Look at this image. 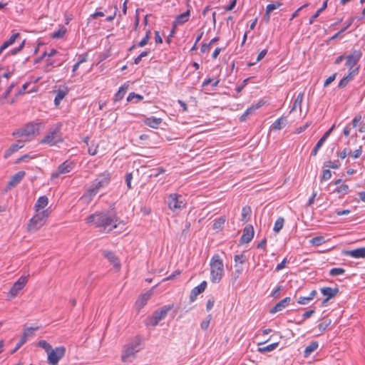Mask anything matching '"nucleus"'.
<instances>
[{"mask_svg":"<svg viewBox=\"0 0 365 365\" xmlns=\"http://www.w3.org/2000/svg\"><path fill=\"white\" fill-rule=\"evenodd\" d=\"M88 225H94L101 232H109L120 222L114 211L96 212L86 218Z\"/></svg>","mask_w":365,"mask_h":365,"instance_id":"nucleus-1","label":"nucleus"},{"mask_svg":"<svg viewBox=\"0 0 365 365\" xmlns=\"http://www.w3.org/2000/svg\"><path fill=\"white\" fill-rule=\"evenodd\" d=\"M110 173L108 171L98 174L91 186L86 190L83 198L87 199L88 201L91 200L101 189L110 183Z\"/></svg>","mask_w":365,"mask_h":365,"instance_id":"nucleus-2","label":"nucleus"},{"mask_svg":"<svg viewBox=\"0 0 365 365\" xmlns=\"http://www.w3.org/2000/svg\"><path fill=\"white\" fill-rule=\"evenodd\" d=\"M210 280L219 283L224 275V264L219 255L216 254L210 259Z\"/></svg>","mask_w":365,"mask_h":365,"instance_id":"nucleus-3","label":"nucleus"},{"mask_svg":"<svg viewBox=\"0 0 365 365\" xmlns=\"http://www.w3.org/2000/svg\"><path fill=\"white\" fill-rule=\"evenodd\" d=\"M140 339L139 337H135L132 342L125 346V349L121 356L122 361L123 362H131L135 358V353L140 351Z\"/></svg>","mask_w":365,"mask_h":365,"instance_id":"nucleus-4","label":"nucleus"},{"mask_svg":"<svg viewBox=\"0 0 365 365\" xmlns=\"http://www.w3.org/2000/svg\"><path fill=\"white\" fill-rule=\"evenodd\" d=\"M173 308V304L165 305L155 310L153 315L146 319V325L156 327L158 323L165 319L168 312Z\"/></svg>","mask_w":365,"mask_h":365,"instance_id":"nucleus-5","label":"nucleus"},{"mask_svg":"<svg viewBox=\"0 0 365 365\" xmlns=\"http://www.w3.org/2000/svg\"><path fill=\"white\" fill-rule=\"evenodd\" d=\"M49 210H45L35 215L28 224V230L29 232H35L40 229L44 224V220L48 217Z\"/></svg>","mask_w":365,"mask_h":365,"instance_id":"nucleus-6","label":"nucleus"},{"mask_svg":"<svg viewBox=\"0 0 365 365\" xmlns=\"http://www.w3.org/2000/svg\"><path fill=\"white\" fill-rule=\"evenodd\" d=\"M167 203L169 209L174 212L180 211L186 205L184 197L175 193L168 195Z\"/></svg>","mask_w":365,"mask_h":365,"instance_id":"nucleus-7","label":"nucleus"},{"mask_svg":"<svg viewBox=\"0 0 365 365\" xmlns=\"http://www.w3.org/2000/svg\"><path fill=\"white\" fill-rule=\"evenodd\" d=\"M60 133V127H54L51 128L48 133L45 135V137L41 140V143L49 144L50 145H53L61 141Z\"/></svg>","mask_w":365,"mask_h":365,"instance_id":"nucleus-8","label":"nucleus"},{"mask_svg":"<svg viewBox=\"0 0 365 365\" xmlns=\"http://www.w3.org/2000/svg\"><path fill=\"white\" fill-rule=\"evenodd\" d=\"M66 348L63 346L56 347L51 349L48 354V362L52 365H56L58 361L64 356Z\"/></svg>","mask_w":365,"mask_h":365,"instance_id":"nucleus-9","label":"nucleus"},{"mask_svg":"<svg viewBox=\"0 0 365 365\" xmlns=\"http://www.w3.org/2000/svg\"><path fill=\"white\" fill-rule=\"evenodd\" d=\"M29 274L27 276H21L11 287L10 291L8 293V297L9 299H12L16 297L19 292L23 289L28 282V277Z\"/></svg>","mask_w":365,"mask_h":365,"instance_id":"nucleus-10","label":"nucleus"},{"mask_svg":"<svg viewBox=\"0 0 365 365\" xmlns=\"http://www.w3.org/2000/svg\"><path fill=\"white\" fill-rule=\"evenodd\" d=\"M74 163L72 161L66 160L61 164L58 168V171L56 173H53L51 175V178H56L61 174H66L70 173L74 168Z\"/></svg>","mask_w":365,"mask_h":365,"instance_id":"nucleus-11","label":"nucleus"},{"mask_svg":"<svg viewBox=\"0 0 365 365\" xmlns=\"http://www.w3.org/2000/svg\"><path fill=\"white\" fill-rule=\"evenodd\" d=\"M361 53L359 51H354L351 54L346 57V66L348 67L349 71L355 69L354 68L360 60Z\"/></svg>","mask_w":365,"mask_h":365,"instance_id":"nucleus-12","label":"nucleus"},{"mask_svg":"<svg viewBox=\"0 0 365 365\" xmlns=\"http://www.w3.org/2000/svg\"><path fill=\"white\" fill-rule=\"evenodd\" d=\"M322 294L325 297V299L322 301V306H325L327 302L334 298L339 292L338 288H331L329 287H324L321 289Z\"/></svg>","mask_w":365,"mask_h":365,"instance_id":"nucleus-13","label":"nucleus"},{"mask_svg":"<svg viewBox=\"0 0 365 365\" xmlns=\"http://www.w3.org/2000/svg\"><path fill=\"white\" fill-rule=\"evenodd\" d=\"M26 173L24 171H19L15 175H14L11 180L9 181L4 191L7 192L8 190L12 189L16 187L20 182L22 180L24 177L25 176Z\"/></svg>","mask_w":365,"mask_h":365,"instance_id":"nucleus-14","label":"nucleus"},{"mask_svg":"<svg viewBox=\"0 0 365 365\" xmlns=\"http://www.w3.org/2000/svg\"><path fill=\"white\" fill-rule=\"evenodd\" d=\"M254 228L252 225H246L243 229V234L240 238V243H249L254 237Z\"/></svg>","mask_w":365,"mask_h":365,"instance_id":"nucleus-15","label":"nucleus"},{"mask_svg":"<svg viewBox=\"0 0 365 365\" xmlns=\"http://www.w3.org/2000/svg\"><path fill=\"white\" fill-rule=\"evenodd\" d=\"M207 287V282L205 281L202 282L199 285L194 287L190 294V302H193L196 300L197 295L203 292Z\"/></svg>","mask_w":365,"mask_h":365,"instance_id":"nucleus-16","label":"nucleus"},{"mask_svg":"<svg viewBox=\"0 0 365 365\" xmlns=\"http://www.w3.org/2000/svg\"><path fill=\"white\" fill-rule=\"evenodd\" d=\"M38 130V125L36 124L29 123L25 128L18 131L16 133H14L13 135H25L29 136L34 134Z\"/></svg>","mask_w":365,"mask_h":365,"instance_id":"nucleus-17","label":"nucleus"},{"mask_svg":"<svg viewBox=\"0 0 365 365\" xmlns=\"http://www.w3.org/2000/svg\"><path fill=\"white\" fill-rule=\"evenodd\" d=\"M343 254L353 258H365V247H360L352 250H344Z\"/></svg>","mask_w":365,"mask_h":365,"instance_id":"nucleus-18","label":"nucleus"},{"mask_svg":"<svg viewBox=\"0 0 365 365\" xmlns=\"http://www.w3.org/2000/svg\"><path fill=\"white\" fill-rule=\"evenodd\" d=\"M358 70L359 68L356 67L355 69L351 71L339 81L338 86L341 88H345L347 84L354 79V76L357 73Z\"/></svg>","mask_w":365,"mask_h":365,"instance_id":"nucleus-19","label":"nucleus"},{"mask_svg":"<svg viewBox=\"0 0 365 365\" xmlns=\"http://www.w3.org/2000/svg\"><path fill=\"white\" fill-rule=\"evenodd\" d=\"M290 297H285L284 299H282L278 303H277L275 306L270 309L269 312L271 314H275L278 312L282 311L290 303Z\"/></svg>","mask_w":365,"mask_h":365,"instance_id":"nucleus-20","label":"nucleus"},{"mask_svg":"<svg viewBox=\"0 0 365 365\" xmlns=\"http://www.w3.org/2000/svg\"><path fill=\"white\" fill-rule=\"evenodd\" d=\"M262 106V103L261 102H258L256 104L252 105L240 117V120L242 122L245 121L249 115H252L255 112V110H257L258 108H259Z\"/></svg>","mask_w":365,"mask_h":365,"instance_id":"nucleus-21","label":"nucleus"},{"mask_svg":"<svg viewBox=\"0 0 365 365\" xmlns=\"http://www.w3.org/2000/svg\"><path fill=\"white\" fill-rule=\"evenodd\" d=\"M143 122L145 125H146L147 126H149L152 128H158L159 125L162 123L163 119L160 118L151 116L149 118H146Z\"/></svg>","mask_w":365,"mask_h":365,"instance_id":"nucleus-22","label":"nucleus"},{"mask_svg":"<svg viewBox=\"0 0 365 365\" xmlns=\"http://www.w3.org/2000/svg\"><path fill=\"white\" fill-rule=\"evenodd\" d=\"M190 16V10L187 9L185 12L178 15L174 22V28H176L178 25H181L189 20Z\"/></svg>","mask_w":365,"mask_h":365,"instance_id":"nucleus-23","label":"nucleus"},{"mask_svg":"<svg viewBox=\"0 0 365 365\" xmlns=\"http://www.w3.org/2000/svg\"><path fill=\"white\" fill-rule=\"evenodd\" d=\"M23 146L24 143L20 140H19L16 143L11 144V146L5 151L4 158H9L10 155H11L14 153L16 152L19 149L21 148Z\"/></svg>","mask_w":365,"mask_h":365,"instance_id":"nucleus-24","label":"nucleus"},{"mask_svg":"<svg viewBox=\"0 0 365 365\" xmlns=\"http://www.w3.org/2000/svg\"><path fill=\"white\" fill-rule=\"evenodd\" d=\"M103 256L108 259V260L113 264L116 268L120 267V264L115 255L111 251H103Z\"/></svg>","mask_w":365,"mask_h":365,"instance_id":"nucleus-25","label":"nucleus"},{"mask_svg":"<svg viewBox=\"0 0 365 365\" xmlns=\"http://www.w3.org/2000/svg\"><path fill=\"white\" fill-rule=\"evenodd\" d=\"M151 292H148L140 296L136 301V306L140 309L146 304L148 301L150 299Z\"/></svg>","mask_w":365,"mask_h":365,"instance_id":"nucleus-26","label":"nucleus"},{"mask_svg":"<svg viewBox=\"0 0 365 365\" xmlns=\"http://www.w3.org/2000/svg\"><path fill=\"white\" fill-rule=\"evenodd\" d=\"M48 203V199L46 196H41L37 200L36 205H35V209L36 212H38L40 209H43L45 207L47 206Z\"/></svg>","mask_w":365,"mask_h":365,"instance_id":"nucleus-27","label":"nucleus"},{"mask_svg":"<svg viewBox=\"0 0 365 365\" xmlns=\"http://www.w3.org/2000/svg\"><path fill=\"white\" fill-rule=\"evenodd\" d=\"M286 118L281 117L275 120V122L272 125V128L274 130H281L287 124Z\"/></svg>","mask_w":365,"mask_h":365,"instance_id":"nucleus-28","label":"nucleus"},{"mask_svg":"<svg viewBox=\"0 0 365 365\" xmlns=\"http://www.w3.org/2000/svg\"><path fill=\"white\" fill-rule=\"evenodd\" d=\"M319 344L318 342L316 341H312L306 348L304 350V355L305 357L309 356L313 351L317 350L318 348Z\"/></svg>","mask_w":365,"mask_h":365,"instance_id":"nucleus-29","label":"nucleus"},{"mask_svg":"<svg viewBox=\"0 0 365 365\" xmlns=\"http://www.w3.org/2000/svg\"><path fill=\"white\" fill-rule=\"evenodd\" d=\"M38 327L25 328L24 329L23 335L21 337L24 338L25 341H26L28 338L31 337L34 335V331L38 330Z\"/></svg>","mask_w":365,"mask_h":365,"instance_id":"nucleus-30","label":"nucleus"},{"mask_svg":"<svg viewBox=\"0 0 365 365\" xmlns=\"http://www.w3.org/2000/svg\"><path fill=\"white\" fill-rule=\"evenodd\" d=\"M303 98H304V93H299L298 94V96H297L296 99L294 101L293 106H292V108L291 109V112L297 108H299V110H301V109H302V101H303Z\"/></svg>","mask_w":365,"mask_h":365,"instance_id":"nucleus-31","label":"nucleus"},{"mask_svg":"<svg viewBox=\"0 0 365 365\" xmlns=\"http://www.w3.org/2000/svg\"><path fill=\"white\" fill-rule=\"evenodd\" d=\"M278 345H279V343L275 342V343H272V344H270L267 346H259L258 348V351H259L261 353L269 352V351L274 350L278 346Z\"/></svg>","mask_w":365,"mask_h":365,"instance_id":"nucleus-32","label":"nucleus"},{"mask_svg":"<svg viewBox=\"0 0 365 365\" xmlns=\"http://www.w3.org/2000/svg\"><path fill=\"white\" fill-rule=\"evenodd\" d=\"M67 91L65 90H58L56 95L55 96L54 99V103L56 106H58L60 104V102L63 98L67 95Z\"/></svg>","mask_w":365,"mask_h":365,"instance_id":"nucleus-33","label":"nucleus"},{"mask_svg":"<svg viewBox=\"0 0 365 365\" xmlns=\"http://www.w3.org/2000/svg\"><path fill=\"white\" fill-rule=\"evenodd\" d=\"M284 223V219L282 217H278L277 220H276L274 227H273L274 232L276 233H279L281 231V230L283 228Z\"/></svg>","mask_w":365,"mask_h":365,"instance_id":"nucleus-34","label":"nucleus"},{"mask_svg":"<svg viewBox=\"0 0 365 365\" xmlns=\"http://www.w3.org/2000/svg\"><path fill=\"white\" fill-rule=\"evenodd\" d=\"M247 259L245 255L242 252L240 255H236L234 257L235 262V267H238L239 264H243Z\"/></svg>","mask_w":365,"mask_h":365,"instance_id":"nucleus-35","label":"nucleus"},{"mask_svg":"<svg viewBox=\"0 0 365 365\" xmlns=\"http://www.w3.org/2000/svg\"><path fill=\"white\" fill-rule=\"evenodd\" d=\"M66 31V29L62 26L58 31H56L52 34L51 37L56 39L61 38L65 35Z\"/></svg>","mask_w":365,"mask_h":365,"instance_id":"nucleus-36","label":"nucleus"},{"mask_svg":"<svg viewBox=\"0 0 365 365\" xmlns=\"http://www.w3.org/2000/svg\"><path fill=\"white\" fill-rule=\"evenodd\" d=\"M226 222L225 216H221L220 217L214 220L212 228L214 230L220 229L222 227V225Z\"/></svg>","mask_w":365,"mask_h":365,"instance_id":"nucleus-37","label":"nucleus"},{"mask_svg":"<svg viewBox=\"0 0 365 365\" xmlns=\"http://www.w3.org/2000/svg\"><path fill=\"white\" fill-rule=\"evenodd\" d=\"M327 7V1H325L323 3V5L320 9H319L317 12L309 19V24H312L314 20L319 16L321 12H322Z\"/></svg>","mask_w":365,"mask_h":365,"instance_id":"nucleus-38","label":"nucleus"},{"mask_svg":"<svg viewBox=\"0 0 365 365\" xmlns=\"http://www.w3.org/2000/svg\"><path fill=\"white\" fill-rule=\"evenodd\" d=\"M252 212L249 206H245L242 209V221L247 222Z\"/></svg>","mask_w":365,"mask_h":365,"instance_id":"nucleus-39","label":"nucleus"},{"mask_svg":"<svg viewBox=\"0 0 365 365\" xmlns=\"http://www.w3.org/2000/svg\"><path fill=\"white\" fill-rule=\"evenodd\" d=\"M127 89L128 86H122L121 87H120L118 91L115 95V101H118L121 100L124 97L127 91Z\"/></svg>","mask_w":365,"mask_h":365,"instance_id":"nucleus-40","label":"nucleus"},{"mask_svg":"<svg viewBox=\"0 0 365 365\" xmlns=\"http://www.w3.org/2000/svg\"><path fill=\"white\" fill-rule=\"evenodd\" d=\"M349 186L346 184L341 185L340 186L337 187L334 192H336L339 194H341L342 195H344L348 193L349 192Z\"/></svg>","mask_w":365,"mask_h":365,"instance_id":"nucleus-41","label":"nucleus"},{"mask_svg":"<svg viewBox=\"0 0 365 365\" xmlns=\"http://www.w3.org/2000/svg\"><path fill=\"white\" fill-rule=\"evenodd\" d=\"M345 269L341 267H334L330 269L329 274L331 277H335L344 274Z\"/></svg>","mask_w":365,"mask_h":365,"instance_id":"nucleus-42","label":"nucleus"},{"mask_svg":"<svg viewBox=\"0 0 365 365\" xmlns=\"http://www.w3.org/2000/svg\"><path fill=\"white\" fill-rule=\"evenodd\" d=\"M134 99H136L135 103H137V102L143 100V96L136 94L134 92L130 93L127 98V101L128 102H132Z\"/></svg>","mask_w":365,"mask_h":365,"instance_id":"nucleus-43","label":"nucleus"},{"mask_svg":"<svg viewBox=\"0 0 365 365\" xmlns=\"http://www.w3.org/2000/svg\"><path fill=\"white\" fill-rule=\"evenodd\" d=\"M324 167H327L329 168L338 169L340 167L341 164L339 163V162L338 160H335V161L329 160V161L325 162L324 163Z\"/></svg>","mask_w":365,"mask_h":365,"instance_id":"nucleus-44","label":"nucleus"},{"mask_svg":"<svg viewBox=\"0 0 365 365\" xmlns=\"http://www.w3.org/2000/svg\"><path fill=\"white\" fill-rule=\"evenodd\" d=\"M38 346L43 349L47 354L51 350V346L46 340L39 341Z\"/></svg>","mask_w":365,"mask_h":365,"instance_id":"nucleus-45","label":"nucleus"},{"mask_svg":"<svg viewBox=\"0 0 365 365\" xmlns=\"http://www.w3.org/2000/svg\"><path fill=\"white\" fill-rule=\"evenodd\" d=\"M16 86V83H11L10 86L6 89V91L2 94L1 98L6 99L10 93H11L13 88Z\"/></svg>","mask_w":365,"mask_h":365,"instance_id":"nucleus-46","label":"nucleus"},{"mask_svg":"<svg viewBox=\"0 0 365 365\" xmlns=\"http://www.w3.org/2000/svg\"><path fill=\"white\" fill-rule=\"evenodd\" d=\"M311 242L313 245L319 246L324 242V239L322 236L315 237L311 240Z\"/></svg>","mask_w":365,"mask_h":365,"instance_id":"nucleus-47","label":"nucleus"},{"mask_svg":"<svg viewBox=\"0 0 365 365\" xmlns=\"http://www.w3.org/2000/svg\"><path fill=\"white\" fill-rule=\"evenodd\" d=\"M331 319H326L323 322H321L318 325V328L319 331H324L331 324Z\"/></svg>","mask_w":365,"mask_h":365,"instance_id":"nucleus-48","label":"nucleus"},{"mask_svg":"<svg viewBox=\"0 0 365 365\" xmlns=\"http://www.w3.org/2000/svg\"><path fill=\"white\" fill-rule=\"evenodd\" d=\"M25 41H26L25 39L23 40L22 42L21 43V44L18 47L11 50L10 51V54L16 55V53L20 52L22 50V48H24V45H25Z\"/></svg>","mask_w":365,"mask_h":365,"instance_id":"nucleus-49","label":"nucleus"},{"mask_svg":"<svg viewBox=\"0 0 365 365\" xmlns=\"http://www.w3.org/2000/svg\"><path fill=\"white\" fill-rule=\"evenodd\" d=\"M150 31H147L145 37L143 38V39L138 43L139 46L143 47L148 43L149 38H150Z\"/></svg>","mask_w":365,"mask_h":365,"instance_id":"nucleus-50","label":"nucleus"},{"mask_svg":"<svg viewBox=\"0 0 365 365\" xmlns=\"http://www.w3.org/2000/svg\"><path fill=\"white\" fill-rule=\"evenodd\" d=\"M210 319H211V315H208L207 319L205 320H203L201 322L200 327L202 329H203V330L207 329V328L209 327V325H210Z\"/></svg>","mask_w":365,"mask_h":365,"instance_id":"nucleus-51","label":"nucleus"},{"mask_svg":"<svg viewBox=\"0 0 365 365\" xmlns=\"http://www.w3.org/2000/svg\"><path fill=\"white\" fill-rule=\"evenodd\" d=\"M314 313V309H311V310H309V311H307L305 312L303 315H302V319L297 322L298 324H300L302 322H304L306 319H308L310 317H312L313 315V314Z\"/></svg>","mask_w":365,"mask_h":365,"instance_id":"nucleus-52","label":"nucleus"},{"mask_svg":"<svg viewBox=\"0 0 365 365\" xmlns=\"http://www.w3.org/2000/svg\"><path fill=\"white\" fill-rule=\"evenodd\" d=\"M133 179V175L131 173H128L125 174V182H126V184H127V187L128 189H131L132 188V186H131V180Z\"/></svg>","mask_w":365,"mask_h":365,"instance_id":"nucleus-53","label":"nucleus"},{"mask_svg":"<svg viewBox=\"0 0 365 365\" xmlns=\"http://www.w3.org/2000/svg\"><path fill=\"white\" fill-rule=\"evenodd\" d=\"M331 177V172L329 170H324L321 180H327Z\"/></svg>","mask_w":365,"mask_h":365,"instance_id":"nucleus-54","label":"nucleus"},{"mask_svg":"<svg viewBox=\"0 0 365 365\" xmlns=\"http://www.w3.org/2000/svg\"><path fill=\"white\" fill-rule=\"evenodd\" d=\"M311 301L308 297H300L297 299V303L299 304H303V305L308 304Z\"/></svg>","mask_w":365,"mask_h":365,"instance_id":"nucleus-55","label":"nucleus"},{"mask_svg":"<svg viewBox=\"0 0 365 365\" xmlns=\"http://www.w3.org/2000/svg\"><path fill=\"white\" fill-rule=\"evenodd\" d=\"M26 343L24 338L20 339L19 341L16 344L15 348L11 351V354H14L23 344Z\"/></svg>","mask_w":365,"mask_h":365,"instance_id":"nucleus-56","label":"nucleus"},{"mask_svg":"<svg viewBox=\"0 0 365 365\" xmlns=\"http://www.w3.org/2000/svg\"><path fill=\"white\" fill-rule=\"evenodd\" d=\"M215 304V299L214 297H210L208 299L206 304V309L207 311H210L212 309Z\"/></svg>","mask_w":365,"mask_h":365,"instance_id":"nucleus-57","label":"nucleus"},{"mask_svg":"<svg viewBox=\"0 0 365 365\" xmlns=\"http://www.w3.org/2000/svg\"><path fill=\"white\" fill-rule=\"evenodd\" d=\"M336 76V73H334L332 76H331L328 78H327L324 83V87L328 86L331 83H332L335 80Z\"/></svg>","mask_w":365,"mask_h":365,"instance_id":"nucleus-58","label":"nucleus"},{"mask_svg":"<svg viewBox=\"0 0 365 365\" xmlns=\"http://www.w3.org/2000/svg\"><path fill=\"white\" fill-rule=\"evenodd\" d=\"M350 153L351 150L346 148L341 153H339V156L341 159H344Z\"/></svg>","mask_w":365,"mask_h":365,"instance_id":"nucleus-59","label":"nucleus"},{"mask_svg":"<svg viewBox=\"0 0 365 365\" xmlns=\"http://www.w3.org/2000/svg\"><path fill=\"white\" fill-rule=\"evenodd\" d=\"M249 81V78H246V79H245V80L242 81V84H241V85H240L239 86H237V87L236 88V92H237L238 94H239V93H241V91H242V89L245 87V86L247 85V81Z\"/></svg>","mask_w":365,"mask_h":365,"instance_id":"nucleus-60","label":"nucleus"},{"mask_svg":"<svg viewBox=\"0 0 365 365\" xmlns=\"http://www.w3.org/2000/svg\"><path fill=\"white\" fill-rule=\"evenodd\" d=\"M99 16H104V13L102 11H96L95 13L90 15L88 20L91 21V19H95Z\"/></svg>","mask_w":365,"mask_h":365,"instance_id":"nucleus-61","label":"nucleus"},{"mask_svg":"<svg viewBox=\"0 0 365 365\" xmlns=\"http://www.w3.org/2000/svg\"><path fill=\"white\" fill-rule=\"evenodd\" d=\"M287 263V258H284L281 263L278 264L277 266L275 268V271L279 272V270L282 269L285 267L286 264Z\"/></svg>","mask_w":365,"mask_h":365,"instance_id":"nucleus-62","label":"nucleus"},{"mask_svg":"<svg viewBox=\"0 0 365 365\" xmlns=\"http://www.w3.org/2000/svg\"><path fill=\"white\" fill-rule=\"evenodd\" d=\"M361 115H356L352 120V126L354 128H356L358 125L359 123L361 121Z\"/></svg>","mask_w":365,"mask_h":365,"instance_id":"nucleus-63","label":"nucleus"},{"mask_svg":"<svg viewBox=\"0 0 365 365\" xmlns=\"http://www.w3.org/2000/svg\"><path fill=\"white\" fill-rule=\"evenodd\" d=\"M362 154V148L361 146H360L358 149H356V150L354 151L353 154H352V157L354 158H359Z\"/></svg>","mask_w":365,"mask_h":365,"instance_id":"nucleus-64","label":"nucleus"}]
</instances>
